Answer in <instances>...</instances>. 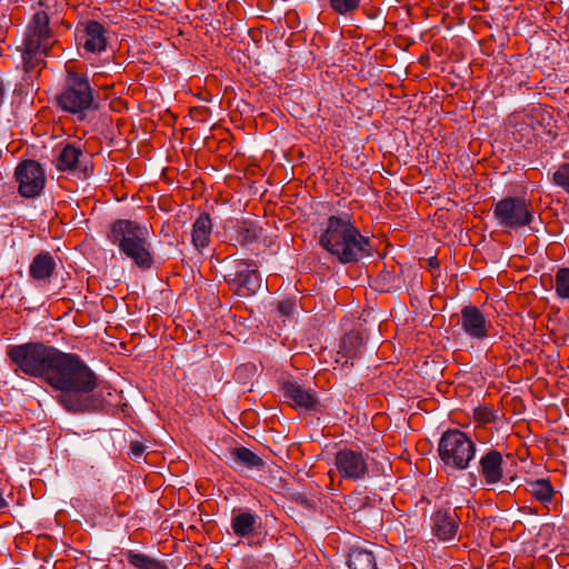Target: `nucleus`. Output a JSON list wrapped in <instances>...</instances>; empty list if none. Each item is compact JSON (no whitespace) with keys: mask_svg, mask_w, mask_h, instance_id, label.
Returning a JSON list of instances; mask_svg holds the SVG:
<instances>
[{"mask_svg":"<svg viewBox=\"0 0 569 569\" xmlns=\"http://www.w3.org/2000/svg\"><path fill=\"white\" fill-rule=\"evenodd\" d=\"M6 353L16 373L42 379L58 391L57 399L67 411L83 413L102 409V401L94 393L98 377L77 353L43 342L11 345Z\"/></svg>","mask_w":569,"mask_h":569,"instance_id":"nucleus-1","label":"nucleus"},{"mask_svg":"<svg viewBox=\"0 0 569 569\" xmlns=\"http://www.w3.org/2000/svg\"><path fill=\"white\" fill-rule=\"evenodd\" d=\"M319 243L345 264L372 254L370 239L360 232L348 213L330 216L327 219Z\"/></svg>","mask_w":569,"mask_h":569,"instance_id":"nucleus-2","label":"nucleus"},{"mask_svg":"<svg viewBox=\"0 0 569 569\" xmlns=\"http://www.w3.org/2000/svg\"><path fill=\"white\" fill-rule=\"evenodd\" d=\"M150 230L151 227L144 222L118 219L111 223L108 239L134 266L141 270H149L154 263Z\"/></svg>","mask_w":569,"mask_h":569,"instance_id":"nucleus-3","label":"nucleus"},{"mask_svg":"<svg viewBox=\"0 0 569 569\" xmlns=\"http://www.w3.org/2000/svg\"><path fill=\"white\" fill-rule=\"evenodd\" d=\"M53 44V34L49 27V16L44 11H37L27 29L21 46V53L26 72H32L44 63V57Z\"/></svg>","mask_w":569,"mask_h":569,"instance_id":"nucleus-4","label":"nucleus"},{"mask_svg":"<svg viewBox=\"0 0 569 569\" xmlns=\"http://www.w3.org/2000/svg\"><path fill=\"white\" fill-rule=\"evenodd\" d=\"M57 102L63 111L77 116L78 120H83L87 111L97 109L93 89L87 74L68 70L64 87L57 96Z\"/></svg>","mask_w":569,"mask_h":569,"instance_id":"nucleus-5","label":"nucleus"},{"mask_svg":"<svg viewBox=\"0 0 569 569\" xmlns=\"http://www.w3.org/2000/svg\"><path fill=\"white\" fill-rule=\"evenodd\" d=\"M439 456L447 467L466 469L475 456V443L460 429H447L439 442Z\"/></svg>","mask_w":569,"mask_h":569,"instance_id":"nucleus-6","label":"nucleus"},{"mask_svg":"<svg viewBox=\"0 0 569 569\" xmlns=\"http://www.w3.org/2000/svg\"><path fill=\"white\" fill-rule=\"evenodd\" d=\"M493 218L501 228L518 230L533 221L531 202L523 197L509 196L497 201L492 207Z\"/></svg>","mask_w":569,"mask_h":569,"instance_id":"nucleus-7","label":"nucleus"},{"mask_svg":"<svg viewBox=\"0 0 569 569\" xmlns=\"http://www.w3.org/2000/svg\"><path fill=\"white\" fill-rule=\"evenodd\" d=\"M224 279L241 297L252 296L261 287V277L254 261L234 260L228 268Z\"/></svg>","mask_w":569,"mask_h":569,"instance_id":"nucleus-8","label":"nucleus"},{"mask_svg":"<svg viewBox=\"0 0 569 569\" xmlns=\"http://www.w3.org/2000/svg\"><path fill=\"white\" fill-rule=\"evenodd\" d=\"M14 179L18 183V193L26 199L39 197L46 187V173L36 160H24L14 170Z\"/></svg>","mask_w":569,"mask_h":569,"instance_id":"nucleus-9","label":"nucleus"},{"mask_svg":"<svg viewBox=\"0 0 569 569\" xmlns=\"http://www.w3.org/2000/svg\"><path fill=\"white\" fill-rule=\"evenodd\" d=\"M368 455L361 450L343 448L335 455V466L342 479L359 481L369 476Z\"/></svg>","mask_w":569,"mask_h":569,"instance_id":"nucleus-10","label":"nucleus"},{"mask_svg":"<svg viewBox=\"0 0 569 569\" xmlns=\"http://www.w3.org/2000/svg\"><path fill=\"white\" fill-rule=\"evenodd\" d=\"M108 34V29L96 20L84 21L76 30L79 48L90 54H100L107 50Z\"/></svg>","mask_w":569,"mask_h":569,"instance_id":"nucleus-11","label":"nucleus"},{"mask_svg":"<svg viewBox=\"0 0 569 569\" xmlns=\"http://www.w3.org/2000/svg\"><path fill=\"white\" fill-rule=\"evenodd\" d=\"M461 331L473 340H485L489 337L491 322L486 318L485 313L472 305L465 306L461 309L458 320Z\"/></svg>","mask_w":569,"mask_h":569,"instance_id":"nucleus-12","label":"nucleus"},{"mask_svg":"<svg viewBox=\"0 0 569 569\" xmlns=\"http://www.w3.org/2000/svg\"><path fill=\"white\" fill-rule=\"evenodd\" d=\"M459 517L450 508L439 509L431 516L432 533L441 541H451L459 529Z\"/></svg>","mask_w":569,"mask_h":569,"instance_id":"nucleus-13","label":"nucleus"},{"mask_svg":"<svg viewBox=\"0 0 569 569\" xmlns=\"http://www.w3.org/2000/svg\"><path fill=\"white\" fill-rule=\"evenodd\" d=\"M82 156L79 147L71 143L61 144L53 150L52 163L58 171L74 173L83 170L80 160Z\"/></svg>","mask_w":569,"mask_h":569,"instance_id":"nucleus-14","label":"nucleus"},{"mask_svg":"<svg viewBox=\"0 0 569 569\" xmlns=\"http://www.w3.org/2000/svg\"><path fill=\"white\" fill-rule=\"evenodd\" d=\"M282 390L284 399L292 407L310 410L318 403L317 393L296 381L284 382Z\"/></svg>","mask_w":569,"mask_h":569,"instance_id":"nucleus-15","label":"nucleus"},{"mask_svg":"<svg viewBox=\"0 0 569 569\" xmlns=\"http://www.w3.org/2000/svg\"><path fill=\"white\" fill-rule=\"evenodd\" d=\"M229 455L232 461L231 467L234 470H262L264 468L263 459L246 447H232L229 449Z\"/></svg>","mask_w":569,"mask_h":569,"instance_id":"nucleus-16","label":"nucleus"},{"mask_svg":"<svg viewBox=\"0 0 569 569\" xmlns=\"http://www.w3.org/2000/svg\"><path fill=\"white\" fill-rule=\"evenodd\" d=\"M480 472L487 485H495L502 478V456L491 450L480 459Z\"/></svg>","mask_w":569,"mask_h":569,"instance_id":"nucleus-17","label":"nucleus"},{"mask_svg":"<svg viewBox=\"0 0 569 569\" xmlns=\"http://www.w3.org/2000/svg\"><path fill=\"white\" fill-rule=\"evenodd\" d=\"M57 268L52 254L48 251H41L31 261L29 274L37 281L49 280Z\"/></svg>","mask_w":569,"mask_h":569,"instance_id":"nucleus-18","label":"nucleus"},{"mask_svg":"<svg viewBox=\"0 0 569 569\" xmlns=\"http://www.w3.org/2000/svg\"><path fill=\"white\" fill-rule=\"evenodd\" d=\"M212 222L209 213L202 212L193 222L191 240L193 247L201 252L210 243Z\"/></svg>","mask_w":569,"mask_h":569,"instance_id":"nucleus-19","label":"nucleus"},{"mask_svg":"<svg viewBox=\"0 0 569 569\" xmlns=\"http://www.w3.org/2000/svg\"><path fill=\"white\" fill-rule=\"evenodd\" d=\"M258 528L259 518L253 512L239 510L237 513H233L231 519V529L237 537H250Z\"/></svg>","mask_w":569,"mask_h":569,"instance_id":"nucleus-20","label":"nucleus"},{"mask_svg":"<svg viewBox=\"0 0 569 569\" xmlns=\"http://www.w3.org/2000/svg\"><path fill=\"white\" fill-rule=\"evenodd\" d=\"M348 566L349 569H378L373 552L362 548L351 549Z\"/></svg>","mask_w":569,"mask_h":569,"instance_id":"nucleus-21","label":"nucleus"},{"mask_svg":"<svg viewBox=\"0 0 569 569\" xmlns=\"http://www.w3.org/2000/svg\"><path fill=\"white\" fill-rule=\"evenodd\" d=\"M362 337L358 332H348L340 346L339 355L341 358H346L345 365L349 363V360H353L359 357L360 349L362 347Z\"/></svg>","mask_w":569,"mask_h":569,"instance_id":"nucleus-22","label":"nucleus"},{"mask_svg":"<svg viewBox=\"0 0 569 569\" xmlns=\"http://www.w3.org/2000/svg\"><path fill=\"white\" fill-rule=\"evenodd\" d=\"M126 558L127 561L137 569H169L164 561L133 550H128Z\"/></svg>","mask_w":569,"mask_h":569,"instance_id":"nucleus-23","label":"nucleus"},{"mask_svg":"<svg viewBox=\"0 0 569 569\" xmlns=\"http://www.w3.org/2000/svg\"><path fill=\"white\" fill-rule=\"evenodd\" d=\"M260 231L254 221L244 219L237 223L236 240L242 246L251 244L258 240Z\"/></svg>","mask_w":569,"mask_h":569,"instance_id":"nucleus-24","label":"nucleus"},{"mask_svg":"<svg viewBox=\"0 0 569 569\" xmlns=\"http://www.w3.org/2000/svg\"><path fill=\"white\" fill-rule=\"evenodd\" d=\"M527 491L531 493L536 500L542 503L551 502L555 496L553 487L548 479L529 481L527 485Z\"/></svg>","mask_w":569,"mask_h":569,"instance_id":"nucleus-25","label":"nucleus"},{"mask_svg":"<svg viewBox=\"0 0 569 569\" xmlns=\"http://www.w3.org/2000/svg\"><path fill=\"white\" fill-rule=\"evenodd\" d=\"M556 293L561 299H569V268H559L555 274Z\"/></svg>","mask_w":569,"mask_h":569,"instance_id":"nucleus-26","label":"nucleus"},{"mask_svg":"<svg viewBox=\"0 0 569 569\" xmlns=\"http://www.w3.org/2000/svg\"><path fill=\"white\" fill-rule=\"evenodd\" d=\"M511 133L516 141L520 143H529L533 137V128L527 121H515Z\"/></svg>","mask_w":569,"mask_h":569,"instance_id":"nucleus-27","label":"nucleus"},{"mask_svg":"<svg viewBox=\"0 0 569 569\" xmlns=\"http://www.w3.org/2000/svg\"><path fill=\"white\" fill-rule=\"evenodd\" d=\"M361 0H329L331 9L339 14H348L355 12Z\"/></svg>","mask_w":569,"mask_h":569,"instance_id":"nucleus-28","label":"nucleus"},{"mask_svg":"<svg viewBox=\"0 0 569 569\" xmlns=\"http://www.w3.org/2000/svg\"><path fill=\"white\" fill-rule=\"evenodd\" d=\"M473 419L479 423H490L496 422L497 415L489 407L479 406L473 409Z\"/></svg>","mask_w":569,"mask_h":569,"instance_id":"nucleus-29","label":"nucleus"},{"mask_svg":"<svg viewBox=\"0 0 569 569\" xmlns=\"http://www.w3.org/2000/svg\"><path fill=\"white\" fill-rule=\"evenodd\" d=\"M146 449H147V446L143 442L138 441V440L131 441L129 456L132 459H138L143 455Z\"/></svg>","mask_w":569,"mask_h":569,"instance_id":"nucleus-30","label":"nucleus"},{"mask_svg":"<svg viewBox=\"0 0 569 569\" xmlns=\"http://www.w3.org/2000/svg\"><path fill=\"white\" fill-rule=\"evenodd\" d=\"M278 310L284 315L289 316L293 310V303L291 301H282L278 305Z\"/></svg>","mask_w":569,"mask_h":569,"instance_id":"nucleus-31","label":"nucleus"},{"mask_svg":"<svg viewBox=\"0 0 569 569\" xmlns=\"http://www.w3.org/2000/svg\"><path fill=\"white\" fill-rule=\"evenodd\" d=\"M8 506V502L3 498L2 490L0 489V509H3Z\"/></svg>","mask_w":569,"mask_h":569,"instance_id":"nucleus-32","label":"nucleus"},{"mask_svg":"<svg viewBox=\"0 0 569 569\" xmlns=\"http://www.w3.org/2000/svg\"><path fill=\"white\" fill-rule=\"evenodd\" d=\"M435 261H437V258H433V261L431 260L430 264L433 266Z\"/></svg>","mask_w":569,"mask_h":569,"instance_id":"nucleus-33","label":"nucleus"},{"mask_svg":"<svg viewBox=\"0 0 569 569\" xmlns=\"http://www.w3.org/2000/svg\"><path fill=\"white\" fill-rule=\"evenodd\" d=\"M435 261H437V258H433V261L431 260L430 264L433 266Z\"/></svg>","mask_w":569,"mask_h":569,"instance_id":"nucleus-34","label":"nucleus"}]
</instances>
